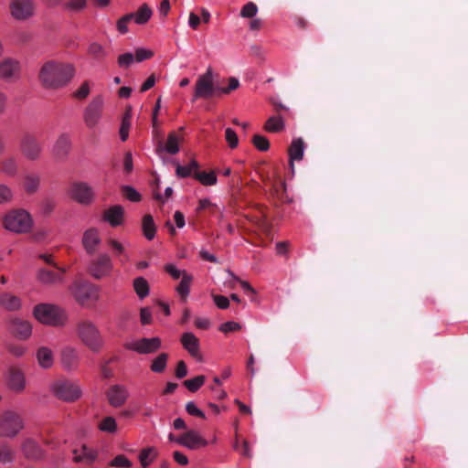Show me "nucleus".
<instances>
[{"label": "nucleus", "mask_w": 468, "mask_h": 468, "mask_svg": "<svg viewBox=\"0 0 468 468\" xmlns=\"http://www.w3.org/2000/svg\"><path fill=\"white\" fill-rule=\"evenodd\" d=\"M75 69L69 63L49 60L40 69L39 80L47 89H59L66 86L73 78Z\"/></svg>", "instance_id": "nucleus-1"}, {"label": "nucleus", "mask_w": 468, "mask_h": 468, "mask_svg": "<svg viewBox=\"0 0 468 468\" xmlns=\"http://www.w3.org/2000/svg\"><path fill=\"white\" fill-rule=\"evenodd\" d=\"M76 331L81 343L92 352H99L103 347V337L93 322L90 320L79 322Z\"/></svg>", "instance_id": "nucleus-2"}, {"label": "nucleus", "mask_w": 468, "mask_h": 468, "mask_svg": "<svg viewBox=\"0 0 468 468\" xmlns=\"http://www.w3.org/2000/svg\"><path fill=\"white\" fill-rule=\"evenodd\" d=\"M33 314L41 324L52 326H62L68 321L66 312L58 305L39 303L34 307Z\"/></svg>", "instance_id": "nucleus-3"}, {"label": "nucleus", "mask_w": 468, "mask_h": 468, "mask_svg": "<svg viewBox=\"0 0 468 468\" xmlns=\"http://www.w3.org/2000/svg\"><path fill=\"white\" fill-rule=\"evenodd\" d=\"M51 393L65 402H74L82 396V389L78 381L66 378L55 380L50 385Z\"/></svg>", "instance_id": "nucleus-4"}, {"label": "nucleus", "mask_w": 468, "mask_h": 468, "mask_svg": "<svg viewBox=\"0 0 468 468\" xmlns=\"http://www.w3.org/2000/svg\"><path fill=\"white\" fill-rule=\"evenodd\" d=\"M212 97H219V93L218 84L214 82L213 70L209 67L205 73L198 76L194 87L192 101L210 100Z\"/></svg>", "instance_id": "nucleus-5"}, {"label": "nucleus", "mask_w": 468, "mask_h": 468, "mask_svg": "<svg viewBox=\"0 0 468 468\" xmlns=\"http://www.w3.org/2000/svg\"><path fill=\"white\" fill-rule=\"evenodd\" d=\"M25 428L22 416L14 410H5L0 416V437L13 439Z\"/></svg>", "instance_id": "nucleus-6"}, {"label": "nucleus", "mask_w": 468, "mask_h": 468, "mask_svg": "<svg viewBox=\"0 0 468 468\" xmlns=\"http://www.w3.org/2000/svg\"><path fill=\"white\" fill-rule=\"evenodd\" d=\"M32 218L25 210H13L4 218L5 228L12 232L26 233L32 227Z\"/></svg>", "instance_id": "nucleus-7"}, {"label": "nucleus", "mask_w": 468, "mask_h": 468, "mask_svg": "<svg viewBox=\"0 0 468 468\" xmlns=\"http://www.w3.org/2000/svg\"><path fill=\"white\" fill-rule=\"evenodd\" d=\"M113 262L107 253H101L93 259L88 267V271L96 280H102L112 276Z\"/></svg>", "instance_id": "nucleus-8"}, {"label": "nucleus", "mask_w": 468, "mask_h": 468, "mask_svg": "<svg viewBox=\"0 0 468 468\" xmlns=\"http://www.w3.org/2000/svg\"><path fill=\"white\" fill-rule=\"evenodd\" d=\"M69 291L82 306L87 305L90 301H97L99 298L98 289L89 282H75L70 285Z\"/></svg>", "instance_id": "nucleus-9"}, {"label": "nucleus", "mask_w": 468, "mask_h": 468, "mask_svg": "<svg viewBox=\"0 0 468 468\" xmlns=\"http://www.w3.org/2000/svg\"><path fill=\"white\" fill-rule=\"evenodd\" d=\"M125 348L140 355H149L157 352L162 346V340L158 336L133 339L125 344Z\"/></svg>", "instance_id": "nucleus-10"}, {"label": "nucleus", "mask_w": 468, "mask_h": 468, "mask_svg": "<svg viewBox=\"0 0 468 468\" xmlns=\"http://www.w3.org/2000/svg\"><path fill=\"white\" fill-rule=\"evenodd\" d=\"M11 16L18 21H26L35 15L34 0H12L9 5Z\"/></svg>", "instance_id": "nucleus-11"}, {"label": "nucleus", "mask_w": 468, "mask_h": 468, "mask_svg": "<svg viewBox=\"0 0 468 468\" xmlns=\"http://www.w3.org/2000/svg\"><path fill=\"white\" fill-rule=\"evenodd\" d=\"M70 197L81 205H90L94 200V191L84 182H75L69 186Z\"/></svg>", "instance_id": "nucleus-12"}, {"label": "nucleus", "mask_w": 468, "mask_h": 468, "mask_svg": "<svg viewBox=\"0 0 468 468\" xmlns=\"http://www.w3.org/2000/svg\"><path fill=\"white\" fill-rule=\"evenodd\" d=\"M20 151L25 158L37 160L42 153L40 143L32 135H25L20 142Z\"/></svg>", "instance_id": "nucleus-13"}, {"label": "nucleus", "mask_w": 468, "mask_h": 468, "mask_svg": "<svg viewBox=\"0 0 468 468\" xmlns=\"http://www.w3.org/2000/svg\"><path fill=\"white\" fill-rule=\"evenodd\" d=\"M58 271L48 269H39L37 272V281L44 285H55L64 282L65 268L57 267Z\"/></svg>", "instance_id": "nucleus-14"}, {"label": "nucleus", "mask_w": 468, "mask_h": 468, "mask_svg": "<svg viewBox=\"0 0 468 468\" xmlns=\"http://www.w3.org/2000/svg\"><path fill=\"white\" fill-rule=\"evenodd\" d=\"M175 442L190 450H196L207 445V441L197 431L193 430L176 437Z\"/></svg>", "instance_id": "nucleus-15"}, {"label": "nucleus", "mask_w": 468, "mask_h": 468, "mask_svg": "<svg viewBox=\"0 0 468 468\" xmlns=\"http://www.w3.org/2000/svg\"><path fill=\"white\" fill-rule=\"evenodd\" d=\"M106 397L111 406L120 408L128 399L129 391L124 385L116 384L109 388Z\"/></svg>", "instance_id": "nucleus-16"}, {"label": "nucleus", "mask_w": 468, "mask_h": 468, "mask_svg": "<svg viewBox=\"0 0 468 468\" xmlns=\"http://www.w3.org/2000/svg\"><path fill=\"white\" fill-rule=\"evenodd\" d=\"M7 387L16 392L21 393L26 388V378L24 372L15 367H10L5 376Z\"/></svg>", "instance_id": "nucleus-17"}, {"label": "nucleus", "mask_w": 468, "mask_h": 468, "mask_svg": "<svg viewBox=\"0 0 468 468\" xmlns=\"http://www.w3.org/2000/svg\"><path fill=\"white\" fill-rule=\"evenodd\" d=\"M60 364L66 371H75L80 365V356L75 347L65 346L60 351Z\"/></svg>", "instance_id": "nucleus-18"}, {"label": "nucleus", "mask_w": 468, "mask_h": 468, "mask_svg": "<svg viewBox=\"0 0 468 468\" xmlns=\"http://www.w3.org/2000/svg\"><path fill=\"white\" fill-rule=\"evenodd\" d=\"M20 450L27 460L39 461L45 455L44 450L31 438H27L21 442Z\"/></svg>", "instance_id": "nucleus-19"}, {"label": "nucleus", "mask_w": 468, "mask_h": 468, "mask_svg": "<svg viewBox=\"0 0 468 468\" xmlns=\"http://www.w3.org/2000/svg\"><path fill=\"white\" fill-rule=\"evenodd\" d=\"M180 342L188 354L197 361H202L198 338L191 332H186L181 335Z\"/></svg>", "instance_id": "nucleus-20"}, {"label": "nucleus", "mask_w": 468, "mask_h": 468, "mask_svg": "<svg viewBox=\"0 0 468 468\" xmlns=\"http://www.w3.org/2000/svg\"><path fill=\"white\" fill-rule=\"evenodd\" d=\"M102 220L107 222L111 227L116 228L122 226L124 222V208L121 205H114L102 213Z\"/></svg>", "instance_id": "nucleus-21"}, {"label": "nucleus", "mask_w": 468, "mask_h": 468, "mask_svg": "<svg viewBox=\"0 0 468 468\" xmlns=\"http://www.w3.org/2000/svg\"><path fill=\"white\" fill-rule=\"evenodd\" d=\"M8 330L14 336L24 340L31 335L32 325L28 321L15 318L9 322Z\"/></svg>", "instance_id": "nucleus-22"}, {"label": "nucleus", "mask_w": 468, "mask_h": 468, "mask_svg": "<svg viewBox=\"0 0 468 468\" xmlns=\"http://www.w3.org/2000/svg\"><path fill=\"white\" fill-rule=\"evenodd\" d=\"M305 148L306 144L302 137L292 139L288 149L289 162L292 169L295 161L303 160Z\"/></svg>", "instance_id": "nucleus-23"}, {"label": "nucleus", "mask_w": 468, "mask_h": 468, "mask_svg": "<svg viewBox=\"0 0 468 468\" xmlns=\"http://www.w3.org/2000/svg\"><path fill=\"white\" fill-rule=\"evenodd\" d=\"M70 148L71 143L69 138L67 135L62 134L57 139L53 145L52 154L56 160H65L69 154Z\"/></svg>", "instance_id": "nucleus-24"}, {"label": "nucleus", "mask_w": 468, "mask_h": 468, "mask_svg": "<svg viewBox=\"0 0 468 468\" xmlns=\"http://www.w3.org/2000/svg\"><path fill=\"white\" fill-rule=\"evenodd\" d=\"M107 245L112 250L120 264L124 265L131 261V257L126 250V245H129L128 242H121L114 239H109Z\"/></svg>", "instance_id": "nucleus-25"}, {"label": "nucleus", "mask_w": 468, "mask_h": 468, "mask_svg": "<svg viewBox=\"0 0 468 468\" xmlns=\"http://www.w3.org/2000/svg\"><path fill=\"white\" fill-rule=\"evenodd\" d=\"M101 243L98 229L92 228L86 230L83 234L82 244L89 254L94 253L97 247Z\"/></svg>", "instance_id": "nucleus-26"}, {"label": "nucleus", "mask_w": 468, "mask_h": 468, "mask_svg": "<svg viewBox=\"0 0 468 468\" xmlns=\"http://www.w3.org/2000/svg\"><path fill=\"white\" fill-rule=\"evenodd\" d=\"M72 453L73 459L76 463H82L86 464L92 463L97 457V452L84 444L80 448L74 449Z\"/></svg>", "instance_id": "nucleus-27"}, {"label": "nucleus", "mask_w": 468, "mask_h": 468, "mask_svg": "<svg viewBox=\"0 0 468 468\" xmlns=\"http://www.w3.org/2000/svg\"><path fill=\"white\" fill-rule=\"evenodd\" d=\"M20 69L19 62L13 58H5L0 63V78L9 80L17 76Z\"/></svg>", "instance_id": "nucleus-28"}, {"label": "nucleus", "mask_w": 468, "mask_h": 468, "mask_svg": "<svg viewBox=\"0 0 468 468\" xmlns=\"http://www.w3.org/2000/svg\"><path fill=\"white\" fill-rule=\"evenodd\" d=\"M0 306L7 311H17L21 308L22 303L19 297L9 292H1Z\"/></svg>", "instance_id": "nucleus-29"}, {"label": "nucleus", "mask_w": 468, "mask_h": 468, "mask_svg": "<svg viewBox=\"0 0 468 468\" xmlns=\"http://www.w3.org/2000/svg\"><path fill=\"white\" fill-rule=\"evenodd\" d=\"M175 165L176 175L179 178H186L191 176L194 177V173H197L199 168V164L194 159L186 165H181L178 162H175Z\"/></svg>", "instance_id": "nucleus-30"}, {"label": "nucleus", "mask_w": 468, "mask_h": 468, "mask_svg": "<svg viewBox=\"0 0 468 468\" xmlns=\"http://www.w3.org/2000/svg\"><path fill=\"white\" fill-rule=\"evenodd\" d=\"M37 360L42 368H50L54 363L53 352L50 348L43 346L37 351Z\"/></svg>", "instance_id": "nucleus-31"}, {"label": "nucleus", "mask_w": 468, "mask_h": 468, "mask_svg": "<svg viewBox=\"0 0 468 468\" xmlns=\"http://www.w3.org/2000/svg\"><path fill=\"white\" fill-rule=\"evenodd\" d=\"M192 274H184L179 284L176 287V292L180 296L182 301L186 302L190 293V288L193 282Z\"/></svg>", "instance_id": "nucleus-32"}, {"label": "nucleus", "mask_w": 468, "mask_h": 468, "mask_svg": "<svg viewBox=\"0 0 468 468\" xmlns=\"http://www.w3.org/2000/svg\"><path fill=\"white\" fill-rule=\"evenodd\" d=\"M142 229L144 236L148 239H154L156 232V227L151 215H145L142 221Z\"/></svg>", "instance_id": "nucleus-33"}, {"label": "nucleus", "mask_w": 468, "mask_h": 468, "mask_svg": "<svg viewBox=\"0 0 468 468\" xmlns=\"http://www.w3.org/2000/svg\"><path fill=\"white\" fill-rule=\"evenodd\" d=\"M133 289L137 296L143 300L149 295L150 286L146 279L144 277H137L133 282Z\"/></svg>", "instance_id": "nucleus-34"}, {"label": "nucleus", "mask_w": 468, "mask_h": 468, "mask_svg": "<svg viewBox=\"0 0 468 468\" xmlns=\"http://www.w3.org/2000/svg\"><path fill=\"white\" fill-rule=\"evenodd\" d=\"M194 178L206 186H215L218 182V177L214 171H197V173H194Z\"/></svg>", "instance_id": "nucleus-35"}, {"label": "nucleus", "mask_w": 468, "mask_h": 468, "mask_svg": "<svg viewBox=\"0 0 468 468\" xmlns=\"http://www.w3.org/2000/svg\"><path fill=\"white\" fill-rule=\"evenodd\" d=\"M168 355L166 353H161L155 356L150 365V369L154 373H163L167 366Z\"/></svg>", "instance_id": "nucleus-36"}, {"label": "nucleus", "mask_w": 468, "mask_h": 468, "mask_svg": "<svg viewBox=\"0 0 468 468\" xmlns=\"http://www.w3.org/2000/svg\"><path fill=\"white\" fill-rule=\"evenodd\" d=\"M179 141L180 138L176 133H170L162 150L169 154H176L180 151Z\"/></svg>", "instance_id": "nucleus-37"}, {"label": "nucleus", "mask_w": 468, "mask_h": 468, "mask_svg": "<svg viewBox=\"0 0 468 468\" xmlns=\"http://www.w3.org/2000/svg\"><path fill=\"white\" fill-rule=\"evenodd\" d=\"M98 429L102 432L116 433L118 430L116 420L112 416L104 417L98 423Z\"/></svg>", "instance_id": "nucleus-38"}, {"label": "nucleus", "mask_w": 468, "mask_h": 468, "mask_svg": "<svg viewBox=\"0 0 468 468\" xmlns=\"http://www.w3.org/2000/svg\"><path fill=\"white\" fill-rule=\"evenodd\" d=\"M133 14L134 15L133 20L138 25H144L150 19L153 12L146 4H144L136 13Z\"/></svg>", "instance_id": "nucleus-39"}, {"label": "nucleus", "mask_w": 468, "mask_h": 468, "mask_svg": "<svg viewBox=\"0 0 468 468\" xmlns=\"http://www.w3.org/2000/svg\"><path fill=\"white\" fill-rule=\"evenodd\" d=\"M156 452L153 447L143 449L139 454V461L141 465L145 468L155 459Z\"/></svg>", "instance_id": "nucleus-40"}, {"label": "nucleus", "mask_w": 468, "mask_h": 468, "mask_svg": "<svg viewBox=\"0 0 468 468\" xmlns=\"http://www.w3.org/2000/svg\"><path fill=\"white\" fill-rule=\"evenodd\" d=\"M206 381V377L203 375L195 377L190 379H186L184 381V386L190 391V392H196L197 391Z\"/></svg>", "instance_id": "nucleus-41"}, {"label": "nucleus", "mask_w": 468, "mask_h": 468, "mask_svg": "<svg viewBox=\"0 0 468 468\" xmlns=\"http://www.w3.org/2000/svg\"><path fill=\"white\" fill-rule=\"evenodd\" d=\"M40 178L37 175H28L25 177V189L27 193L33 194L37 191Z\"/></svg>", "instance_id": "nucleus-42"}, {"label": "nucleus", "mask_w": 468, "mask_h": 468, "mask_svg": "<svg viewBox=\"0 0 468 468\" xmlns=\"http://www.w3.org/2000/svg\"><path fill=\"white\" fill-rule=\"evenodd\" d=\"M87 6V0H68L63 7L66 11L78 13L84 10Z\"/></svg>", "instance_id": "nucleus-43"}, {"label": "nucleus", "mask_w": 468, "mask_h": 468, "mask_svg": "<svg viewBox=\"0 0 468 468\" xmlns=\"http://www.w3.org/2000/svg\"><path fill=\"white\" fill-rule=\"evenodd\" d=\"M285 127L282 119H267L264 124V130L268 133H279Z\"/></svg>", "instance_id": "nucleus-44"}, {"label": "nucleus", "mask_w": 468, "mask_h": 468, "mask_svg": "<svg viewBox=\"0 0 468 468\" xmlns=\"http://www.w3.org/2000/svg\"><path fill=\"white\" fill-rule=\"evenodd\" d=\"M15 460V452L8 444H2L0 446V463H10Z\"/></svg>", "instance_id": "nucleus-45"}, {"label": "nucleus", "mask_w": 468, "mask_h": 468, "mask_svg": "<svg viewBox=\"0 0 468 468\" xmlns=\"http://www.w3.org/2000/svg\"><path fill=\"white\" fill-rule=\"evenodd\" d=\"M88 53L98 60L104 58L106 56V51L103 47L96 42L90 44Z\"/></svg>", "instance_id": "nucleus-46"}, {"label": "nucleus", "mask_w": 468, "mask_h": 468, "mask_svg": "<svg viewBox=\"0 0 468 468\" xmlns=\"http://www.w3.org/2000/svg\"><path fill=\"white\" fill-rule=\"evenodd\" d=\"M164 270L167 272L174 280L182 279L184 274H188L186 270H180L174 263H167L164 266Z\"/></svg>", "instance_id": "nucleus-47"}, {"label": "nucleus", "mask_w": 468, "mask_h": 468, "mask_svg": "<svg viewBox=\"0 0 468 468\" xmlns=\"http://www.w3.org/2000/svg\"><path fill=\"white\" fill-rule=\"evenodd\" d=\"M253 145L261 152L268 151L270 148L269 140L261 134H255L251 140Z\"/></svg>", "instance_id": "nucleus-48"}, {"label": "nucleus", "mask_w": 468, "mask_h": 468, "mask_svg": "<svg viewBox=\"0 0 468 468\" xmlns=\"http://www.w3.org/2000/svg\"><path fill=\"white\" fill-rule=\"evenodd\" d=\"M233 447L244 457L250 458L252 456L249 442L246 440H243L241 441L236 440Z\"/></svg>", "instance_id": "nucleus-49"}, {"label": "nucleus", "mask_w": 468, "mask_h": 468, "mask_svg": "<svg viewBox=\"0 0 468 468\" xmlns=\"http://www.w3.org/2000/svg\"><path fill=\"white\" fill-rule=\"evenodd\" d=\"M134 62V55L131 52L121 54L117 58L118 66L121 69H128Z\"/></svg>", "instance_id": "nucleus-50"}, {"label": "nucleus", "mask_w": 468, "mask_h": 468, "mask_svg": "<svg viewBox=\"0 0 468 468\" xmlns=\"http://www.w3.org/2000/svg\"><path fill=\"white\" fill-rule=\"evenodd\" d=\"M102 107V100L101 98L94 99L87 107L88 117H96Z\"/></svg>", "instance_id": "nucleus-51"}, {"label": "nucleus", "mask_w": 468, "mask_h": 468, "mask_svg": "<svg viewBox=\"0 0 468 468\" xmlns=\"http://www.w3.org/2000/svg\"><path fill=\"white\" fill-rule=\"evenodd\" d=\"M228 86L227 87H220L218 85V93L219 96L223 94H229L231 91L235 90L239 86V81L237 78L230 77L228 79Z\"/></svg>", "instance_id": "nucleus-52"}, {"label": "nucleus", "mask_w": 468, "mask_h": 468, "mask_svg": "<svg viewBox=\"0 0 468 468\" xmlns=\"http://www.w3.org/2000/svg\"><path fill=\"white\" fill-rule=\"evenodd\" d=\"M258 7L253 2H249L240 10V16L252 18L256 16Z\"/></svg>", "instance_id": "nucleus-53"}, {"label": "nucleus", "mask_w": 468, "mask_h": 468, "mask_svg": "<svg viewBox=\"0 0 468 468\" xmlns=\"http://www.w3.org/2000/svg\"><path fill=\"white\" fill-rule=\"evenodd\" d=\"M225 139L231 149L236 148L239 145L237 133L232 128L229 127L225 130Z\"/></svg>", "instance_id": "nucleus-54"}, {"label": "nucleus", "mask_w": 468, "mask_h": 468, "mask_svg": "<svg viewBox=\"0 0 468 468\" xmlns=\"http://www.w3.org/2000/svg\"><path fill=\"white\" fill-rule=\"evenodd\" d=\"M110 466L128 468L132 466V463L125 455L119 454L111 461Z\"/></svg>", "instance_id": "nucleus-55"}, {"label": "nucleus", "mask_w": 468, "mask_h": 468, "mask_svg": "<svg viewBox=\"0 0 468 468\" xmlns=\"http://www.w3.org/2000/svg\"><path fill=\"white\" fill-rule=\"evenodd\" d=\"M133 14H127L117 21V29L121 34H125L128 31L127 25L133 19Z\"/></svg>", "instance_id": "nucleus-56"}, {"label": "nucleus", "mask_w": 468, "mask_h": 468, "mask_svg": "<svg viewBox=\"0 0 468 468\" xmlns=\"http://www.w3.org/2000/svg\"><path fill=\"white\" fill-rule=\"evenodd\" d=\"M219 331L224 334H228L230 332H236L241 329L240 324L234 321H228L219 325Z\"/></svg>", "instance_id": "nucleus-57"}, {"label": "nucleus", "mask_w": 468, "mask_h": 468, "mask_svg": "<svg viewBox=\"0 0 468 468\" xmlns=\"http://www.w3.org/2000/svg\"><path fill=\"white\" fill-rule=\"evenodd\" d=\"M186 410L191 416L206 419L205 413L196 405L194 401H189L186 403Z\"/></svg>", "instance_id": "nucleus-58"}, {"label": "nucleus", "mask_w": 468, "mask_h": 468, "mask_svg": "<svg viewBox=\"0 0 468 468\" xmlns=\"http://www.w3.org/2000/svg\"><path fill=\"white\" fill-rule=\"evenodd\" d=\"M123 192L125 194V197L132 202H138L141 200L140 193L133 186H123Z\"/></svg>", "instance_id": "nucleus-59"}, {"label": "nucleus", "mask_w": 468, "mask_h": 468, "mask_svg": "<svg viewBox=\"0 0 468 468\" xmlns=\"http://www.w3.org/2000/svg\"><path fill=\"white\" fill-rule=\"evenodd\" d=\"M131 126H132V123L130 122V119H122V122L121 123L120 130H119L120 138L122 142H124L128 139Z\"/></svg>", "instance_id": "nucleus-60"}, {"label": "nucleus", "mask_w": 468, "mask_h": 468, "mask_svg": "<svg viewBox=\"0 0 468 468\" xmlns=\"http://www.w3.org/2000/svg\"><path fill=\"white\" fill-rule=\"evenodd\" d=\"M154 56V52L144 48H137L134 54V61L142 62L149 59Z\"/></svg>", "instance_id": "nucleus-61"}, {"label": "nucleus", "mask_w": 468, "mask_h": 468, "mask_svg": "<svg viewBox=\"0 0 468 468\" xmlns=\"http://www.w3.org/2000/svg\"><path fill=\"white\" fill-rule=\"evenodd\" d=\"M213 301L218 308L221 310L228 309L229 306V300L228 297L223 295H212Z\"/></svg>", "instance_id": "nucleus-62"}, {"label": "nucleus", "mask_w": 468, "mask_h": 468, "mask_svg": "<svg viewBox=\"0 0 468 468\" xmlns=\"http://www.w3.org/2000/svg\"><path fill=\"white\" fill-rule=\"evenodd\" d=\"M12 197L11 189L5 185H0V204L9 202Z\"/></svg>", "instance_id": "nucleus-63"}, {"label": "nucleus", "mask_w": 468, "mask_h": 468, "mask_svg": "<svg viewBox=\"0 0 468 468\" xmlns=\"http://www.w3.org/2000/svg\"><path fill=\"white\" fill-rule=\"evenodd\" d=\"M90 93L89 83L85 81L82 85L74 92V97L79 100L85 99Z\"/></svg>", "instance_id": "nucleus-64"}]
</instances>
